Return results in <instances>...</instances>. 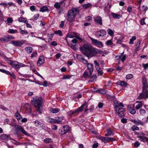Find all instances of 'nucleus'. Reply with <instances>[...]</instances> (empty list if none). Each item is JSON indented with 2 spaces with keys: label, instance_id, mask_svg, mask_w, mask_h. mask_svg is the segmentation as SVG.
I'll return each instance as SVG.
<instances>
[{
  "label": "nucleus",
  "instance_id": "b1692460",
  "mask_svg": "<svg viewBox=\"0 0 148 148\" xmlns=\"http://www.w3.org/2000/svg\"><path fill=\"white\" fill-rule=\"evenodd\" d=\"M97 78V76L96 75H93L88 80V83L93 82L96 81Z\"/></svg>",
  "mask_w": 148,
  "mask_h": 148
},
{
  "label": "nucleus",
  "instance_id": "7c9ffc66",
  "mask_svg": "<svg viewBox=\"0 0 148 148\" xmlns=\"http://www.w3.org/2000/svg\"><path fill=\"white\" fill-rule=\"evenodd\" d=\"M48 10V8L47 6H43L40 8V11L42 12L47 11Z\"/></svg>",
  "mask_w": 148,
  "mask_h": 148
},
{
  "label": "nucleus",
  "instance_id": "3c124183",
  "mask_svg": "<svg viewBox=\"0 0 148 148\" xmlns=\"http://www.w3.org/2000/svg\"><path fill=\"white\" fill-rule=\"evenodd\" d=\"M66 38L65 39V40L66 41V42L68 43V42L66 38H73V35L71 34H67L66 35Z\"/></svg>",
  "mask_w": 148,
  "mask_h": 148
},
{
  "label": "nucleus",
  "instance_id": "dca6fc26",
  "mask_svg": "<svg viewBox=\"0 0 148 148\" xmlns=\"http://www.w3.org/2000/svg\"><path fill=\"white\" fill-rule=\"evenodd\" d=\"M45 58L43 56H40L37 62V65L38 66H40L41 64L44 63L45 62Z\"/></svg>",
  "mask_w": 148,
  "mask_h": 148
},
{
  "label": "nucleus",
  "instance_id": "2eb2a0df",
  "mask_svg": "<svg viewBox=\"0 0 148 148\" xmlns=\"http://www.w3.org/2000/svg\"><path fill=\"white\" fill-rule=\"evenodd\" d=\"M77 58L84 64L87 63V60H86L83 56L81 55H77Z\"/></svg>",
  "mask_w": 148,
  "mask_h": 148
},
{
  "label": "nucleus",
  "instance_id": "bb28decb",
  "mask_svg": "<svg viewBox=\"0 0 148 148\" xmlns=\"http://www.w3.org/2000/svg\"><path fill=\"white\" fill-rule=\"evenodd\" d=\"M25 50L27 53H31L32 51L33 48L31 47H28L25 48Z\"/></svg>",
  "mask_w": 148,
  "mask_h": 148
},
{
  "label": "nucleus",
  "instance_id": "4be33fe9",
  "mask_svg": "<svg viewBox=\"0 0 148 148\" xmlns=\"http://www.w3.org/2000/svg\"><path fill=\"white\" fill-rule=\"evenodd\" d=\"M127 109L129 112L132 114H135L136 111L133 107H132L130 106L127 107Z\"/></svg>",
  "mask_w": 148,
  "mask_h": 148
},
{
  "label": "nucleus",
  "instance_id": "7ed1b4c3",
  "mask_svg": "<svg viewBox=\"0 0 148 148\" xmlns=\"http://www.w3.org/2000/svg\"><path fill=\"white\" fill-rule=\"evenodd\" d=\"M9 64L12 66V67L14 68L16 70V71L18 73L21 75L23 77H26L25 75L21 74L18 72V68L20 67L27 66V65H25L22 63L16 61L10 60L9 62Z\"/></svg>",
  "mask_w": 148,
  "mask_h": 148
},
{
  "label": "nucleus",
  "instance_id": "79ce46f5",
  "mask_svg": "<svg viewBox=\"0 0 148 148\" xmlns=\"http://www.w3.org/2000/svg\"><path fill=\"white\" fill-rule=\"evenodd\" d=\"M145 122H142L139 120H137L136 125H144L145 123Z\"/></svg>",
  "mask_w": 148,
  "mask_h": 148
},
{
  "label": "nucleus",
  "instance_id": "ddd939ff",
  "mask_svg": "<svg viewBox=\"0 0 148 148\" xmlns=\"http://www.w3.org/2000/svg\"><path fill=\"white\" fill-rule=\"evenodd\" d=\"M0 71L3 73H5L8 75H10L14 79H15V75L13 72H10L8 71H6L3 69H0Z\"/></svg>",
  "mask_w": 148,
  "mask_h": 148
},
{
  "label": "nucleus",
  "instance_id": "a18cd8bd",
  "mask_svg": "<svg viewBox=\"0 0 148 148\" xmlns=\"http://www.w3.org/2000/svg\"><path fill=\"white\" fill-rule=\"evenodd\" d=\"M8 32L10 34H14L18 33V32L16 29H10L9 30Z\"/></svg>",
  "mask_w": 148,
  "mask_h": 148
},
{
  "label": "nucleus",
  "instance_id": "603ef678",
  "mask_svg": "<svg viewBox=\"0 0 148 148\" xmlns=\"http://www.w3.org/2000/svg\"><path fill=\"white\" fill-rule=\"evenodd\" d=\"M101 35V36H103L104 35H106V32L105 30L103 29H101L100 31Z\"/></svg>",
  "mask_w": 148,
  "mask_h": 148
},
{
  "label": "nucleus",
  "instance_id": "a878e982",
  "mask_svg": "<svg viewBox=\"0 0 148 148\" xmlns=\"http://www.w3.org/2000/svg\"><path fill=\"white\" fill-rule=\"evenodd\" d=\"M106 44L110 46L111 47H112L115 46L111 40H108L106 42Z\"/></svg>",
  "mask_w": 148,
  "mask_h": 148
},
{
  "label": "nucleus",
  "instance_id": "49530a36",
  "mask_svg": "<svg viewBox=\"0 0 148 148\" xmlns=\"http://www.w3.org/2000/svg\"><path fill=\"white\" fill-rule=\"evenodd\" d=\"M37 54L38 53L37 51H35L33 52L31 54V56H30V57L32 58L36 57L37 56Z\"/></svg>",
  "mask_w": 148,
  "mask_h": 148
},
{
  "label": "nucleus",
  "instance_id": "69168bd1",
  "mask_svg": "<svg viewBox=\"0 0 148 148\" xmlns=\"http://www.w3.org/2000/svg\"><path fill=\"white\" fill-rule=\"evenodd\" d=\"M7 21L8 23H11L13 21V19L12 18H8L7 20Z\"/></svg>",
  "mask_w": 148,
  "mask_h": 148
},
{
  "label": "nucleus",
  "instance_id": "09e8293b",
  "mask_svg": "<svg viewBox=\"0 0 148 148\" xmlns=\"http://www.w3.org/2000/svg\"><path fill=\"white\" fill-rule=\"evenodd\" d=\"M136 38L135 36H133L132 38L130 40L129 42V44H133L134 43V41L136 40Z\"/></svg>",
  "mask_w": 148,
  "mask_h": 148
},
{
  "label": "nucleus",
  "instance_id": "39448f33",
  "mask_svg": "<svg viewBox=\"0 0 148 148\" xmlns=\"http://www.w3.org/2000/svg\"><path fill=\"white\" fill-rule=\"evenodd\" d=\"M76 16V13H73L72 11H69L66 16L68 21L71 22L73 21L75 19Z\"/></svg>",
  "mask_w": 148,
  "mask_h": 148
},
{
  "label": "nucleus",
  "instance_id": "473e14b6",
  "mask_svg": "<svg viewBox=\"0 0 148 148\" xmlns=\"http://www.w3.org/2000/svg\"><path fill=\"white\" fill-rule=\"evenodd\" d=\"M55 119L49 117L47 119V122L51 123H56Z\"/></svg>",
  "mask_w": 148,
  "mask_h": 148
},
{
  "label": "nucleus",
  "instance_id": "338daca9",
  "mask_svg": "<svg viewBox=\"0 0 148 148\" xmlns=\"http://www.w3.org/2000/svg\"><path fill=\"white\" fill-rule=\"evenodd\" d=\"M95 34L96 36L98 38H99L101 36L100 31L96 32L95 33Z\"/></svg>",
  "mask_w": 148,
  "mask_h": 148
},
{
  "label": "nucleus",
  "instance_id": "0eeeda50",
  "mask_svg": "<svg viewBox=\"0 0 148 148\" xmlns=\"http://www.w3.org/2000/svg\"><path fill=\"white\" fill-rule=\"evenodd\" d=\"M99 139L101 140L104 143L116 140L115 138L112 137H103L100 136L99 137Z\"/></svg>",
  "mask_w": 148,
  "mask_h": 148
},
{
  "label": "nucleus",
  "instance_id": "864d4df0",
  "mask_svg": "<svg viewBox=\"0 0 148 148\" xmlns=\"http://www.w3.org/2000/svg\"><path fill=\"white\" fill-rule=\"evenodd\" d=\"M20 30H21L20 33L22 35L28 34V32L26 30H22L21 28H20Z\"/></svg>",
  "mask_w": 148,
  "mask_h": 148
},
{
  "label": "nucleus",
  "instance_id": "f03ea898",
  "mask_svg": "<svg viewBox=\"0 0 148 148\" xmlns=\"http://www.w3.org/2000/svg\"><path fill=\"white\" fill-rule=\"evenodd\" d=\"M41 98L39 97L36 99V97H34L32 100V103L36 107L37 111L39 113H42V110L40 108L41 107Z\"/></svg>",
  "mask_w": 148,
  "mask_h": 148
},
{
  "label": "nucleus",
  "instance_id": "1a4fd4ad",
  "mask_svg": "<svg viewBox=\"0 0 148 148\" xmlns=\"http://www.w3.org/2000/svg\"><path fill=\"white\" fill-rule=\"evenodd\" d=\"M95 22L100 25H103L102 17L99 16H95L93 17Z\"/></svg>",
  "mask_w": 148,
  "mask_h": 148
},
{
  "label": "nucleus",
  "instance_id": "f8f14e48",
  "mask_svg": "<svg viewBox=\"0 0 148 148\" xmlns=\"http://www.w3.org/2000/svg\"><path fill=\"white\" fill-rule=\"evenodd\" d=\"M14 38V37L12 36L9 35L4 36L2 38L1 40L4 42H8L12 39Z\"/></svg>",
  "mask_w": 148,
  "mask_h": 148
},
{
  "label": "nucleus",
  "instance_id": "6ab92c4d",
  "mask_svg": "<svg viewBox=\"0 0 148 148\" xmlns=\"http://www.w3.org/2000/svg\"><path fill=\"white\" fill-rule=\"evenodd\" d=\"M92 73L87 71L86 70H85L83 73V76L85 78H86L90 77L92 75Z\"/></svg>",
  "mask_w": 148,
  "mask_h": 148
},
{
  "label": "nucleus",
  "instance_id": "412c9836",
  "mask_svg": "<svg viewBox=\"0 0 148 148\" xmlns=\"http://www.w3.org/2000/svg\"><path fill=\"white\" fill-rule=\"evenodd\" d=\"M106 131L107 133L105 135L106 136H110L114 134L113 131L110 129H107Z\"/></svg>",
  "mask_w": 148,
  "mask_h": 148
},
{
  "label": "nucleus",
  "instance_id": "f257e3e1",
  "mask_svg": "<svg viewBox=\"0 0 148 148\" xmlns=\"http://www.w3.org/2000/svg\"><path fill=\"white\" fill-rule=\"evenodd\" d=\"M81 51L88 57H92L98 53V52L92 46L88 43L84 44L80 47Z\"/></svg>",
  "mask_w": 148,
  "mask_h": 148
},
{
  "label": "nucleus",
  "instance_id": "aec40b11",
  "mask_svg": "<svg viewBox=\"0 0 148 148\" xmlns=\"http://www.w3.org/2000/svg\"><path fill=\"white\" fill-rule=\"evenodd\" d=\"M116 101V103H115V105L114 106V107L115 109H118L124 107V105L122 103H119L117 102V101Z\"/></svg>",
  "mask_w": 148,
  "mask_h": 148
},
{
  "label": "nucleus",
  "instance_id": "774afa93",
  "mask_svg": "<svg viewBox=\"0 0 148 148\" xmlns=\"http://www.w3.org/2000/svg\"><path fill=\"white\" fill-rule=\"evenodd\" d=\"M54 7L56 8H60V4H59L58 2H57L54 5Z\"/></svg>",
  "mask_w": 148,
  "mask_h": 148
},
{
  "label": "nucleus",
  "instance_id": "72a5a7b5",
  "mask_svg": "<svg viewBox=\"0 0 148 148\" xmlns=\"http://www.w3.org/2000/svg\"><path fill=\"white\" fill-rule=\"evenodd\" d=\"M136 102H138V103L136 106V109L139 110L142 107V101L138 102V101H137Z\"/></svg>",
  "mask_w": 148,
  "mask_h": 148
},
{
  "label": "nucleus",
  "instance_id": "5701e85b",
  "mask_svg": "<svg viewBox=\"0 0 148 148\" xmlns=\"http://www.w3.org/2000/svg\"><path fill=\"white\" fill-rule=\"evenodd\" d=\"M87 104V103L85 102L84 104H82V106L79 108H78L77 110H75L76 111V113L77 112H82L83 109V108L84 107L86 106Z\"/></svg>",
  "mask_w": 148,
  "mask_h": 148
},
{
  "label": "nucleus",
  "instance_id": "13d9d810",
  "mask_svg": "<svg viewBox=\"0 0 148 148\" xmlns=\"http://www.w3.org/2000/svg\"><path fill=\"white\" fill-rule=\"evenodd\" d=\"M133 75L132 74H129L127 75L126 76V79H129L131 78H133Z\"/></svg>",
  "mask_w": 148,
  "mask_h": 148
},
{
  "label": "nucleus",
  "instance_id": "4d7b16f0",
  "mask_svg": "<svg viewBox=\"0 0 148 148\" xmlns=\"http://www.w3.org/2000/svg\"><path fill=\"white\" fill-rule=\"evenodd\" d=\"M8 137V136L6 134H2L1 136V138L2 140H5L7 139Z\"/></svg>",
  "mask_w": 148,
  "mask_h": 148
},
{
  "label": "nucleus",
  "instance_id": "20e7f679",
  "mask_svg": "<svg viewBox=\"0 0 148 148\" xmlns=\"http://www.w3.org/2000/svg\"><path fill=\"white\" fill-rule=\"evenodd\" d=\"M148 98V90L147 89L142 90V92L138 97V99L140 100L142 99H147Z\"/></svg>",
  "mask_w": 148,
  "mask_h": 148
},
{
  "label": "nucleus",
  "instance_id": "c85d7f7f",
  "mask_svg": "<svg viewBox=\"0 0 148 148\" xmlns=\"http://www.w3.org/2000/svg\"><path fill=\"white\" fill-rule=\"evenodd\" d=\"M50 110L53 113H56L59 112L60 109L58 108H51Z\"/></svg>",
  "mask_w": 148,
  "mask_h": 148
},
{
  "label": "nucleus",
  "instance_id": "4c0bfd02",
  "mask_svg": "<svg viewBox=\"0 0 148 148\" xmlns=\"http://www.w3.org/2000/svg\"><path fill=\"white\" fill-rule=\"evenodd\" d=\"M34 123L35 125L38 127H39L42 125V123L38 120H36L34 121Z\"/></svg>",
  "mask_w": 148,
  "mask_h": 148
},
{
  "label": "nucleus",
  "instance_id": "a211bd4d",
  "mask_svg": "<svg viewBox=\"0 0 148 148\" xmlns=\"http://www.w3.org/2000/svg\"><path fill=\"white\" fill-rule=\"evenodd\" d=\"M116 84L117 85H120L121 87H125L127 85V83L125 81L120 80L118 81Z\"/></svg>",
  "mask_w": 148,
  "mask_h": 148
},
{
  "label": "nucleus",
  "instance_id": "5fc2aeb1",
  "mask_svg": "<svg viewBox=\"0 0 148 148\" xmlns=\"http://www.w3.org/2000/svg\"><path fill=\"white\" fill-rule=\"evenodd\" d=\"M56 121V123H59L63 120L62 118V117H58L56 119H55Z\"/></svg>",
  "mask_w": 148,
  "mask_h": 148
},
{
  "label": "nucleus",
  "instance_id": "f704fd0d",
  "mask_svg": "<svg viewBox=\"0 0 148 148\" xmlns=\"http://www.w3.org/2000/svg\"><path fill=\"white\" fill-rule=\"evenodd\" d=\"M139 129V128L135 125H133L130 128V130L132 131H134L135 130H138Z\"/></svg>",
  "mask_w": 148,
  "mask_h": 148
},
{
  "label": "nucleus",
  "instance_id": "0e129e2a",
  "mask_svg": "<svg viewBox=\"0 0 148 148\" xmlns=\"http://www.w3.org/2000/svg\"><path fill=\"white\" fill-rule=\"evenodd\" d=\"M76 113V111H70L68 113V115L69 116H71L73 114L75 113Z\"/></svg>",
  "mask_w": 148,
  "mask_h": 148
},
{
  "label": "nucleus",
  "instance_id": "9d476101",
  "mask_svg": "<svg viewBox=\"0 0 148 148\" xmlns=\"http://www.w3.org/2000/svg\"><path fill=\"white\" fill-rule=\"evenodd\" d=\"M90 39L92 43L95 45L97 46L98 47H101L103 46V45L102 42L99 41L96 39H94L92 38H90Z\"/></svg>",
  "mask_w": 148,
  "mask_h": 148
},
{
  "label": "nucleus",
  "instance_id": "f3484780",
  "mask_svg": "<svg viewBox=\"0 0 148 148\" xmlns=\"http://www.w3.org/2000/svg\"><path fill=\"white\" fill-rule=\"evenodd\" d=\"M87 66L88 69L89 71V72L92 73L94 71V66L92 64L88 63L87 61V63L85 64Z\"/></svg>",
  "mask_w": 148,
  "mask_h": 148
},
{
  "label": "nucleus",
  "instance_id": "423d86ee",
  "mask_svg": "<svg viewBox=\"0 0 148 148\" xmlns=\"http://www.w3.org/2000/svg\"><path fill=\"white\" fill-rule=\"evenodd\" d=\"M114 111L120 117L122 118L124 117L125 109L122 108L115 109Z\"/></svg>",
  "mask_w": 148,
  "mask_h": 148
},
{
  "label": "nucleus",
  "instance_id": "c9c22d12",
  "mask_svg": "<svg viewBox=\"0 0 148 148\" xmlns=\"http://www.w3.org/2000/svg\"><path fill=\"white\" fill-rule=\"evenodd\" d=\"M96 91L99 93L102 94H105L106 92V91L105 90L102 88L98 89Z\"/></svg>",
  "mask_w": 148,
  "mask_h": 148
},
{
  "label": "nucleus",
  "instance_id": "8fccbe9b",
  "mask_svg": "<svg viewBox=\"0 0 148 148\" xmlns=\"http://www.w3.org/2000/svg\"><path fill=\"white\" fill-rule=\"evenodd\" d=\"M69 10L72 11L73 12V13H76V14L77 13H78L79 12V10L77 8H74Z\"/></svg>",
  "mask_w": 148,
  "mask_h": 148
},
{
  "label": "nucleus",
  "instance_id": "c03bdc74",
  "mask_svg": "<svg viewBox=\"0 0 148 148\" xmlns=\"http://www.w3.org/2000/svg\"><path fill=\"white\" fill-rule=\"evenodd\" d=\"M50 138H46L44 140L43 142L46 143H49L52 142Z\"/></svg>",
  "mask_w": 148,
  "mask_h": 148
},
{
  "label": "nucleus",
  "instance_id": "393cba45",
  "mask_svg": "<svg viewBox=\"0 0 148 148\" xmlns=\"http://www.w3.org/2000/svg\"><path fill=\"white\" fill-rule=\"evenodd\" d=\"M14 116L17 120L18 122V121H19L22 118L21 115L19 113L18 110H17V112L15 113Z\"/></svg>",
  "mask_w": 148,
  "mask_h": 148
},
{
  "label": "nucleus",
  "instance_id": "ea45409f",
  "mask_svg": "<svg viewBox=\"0 0 148 148\" xmlns=\"http://www.w3.org/2000/svg\"><path fill=\"white\" fill-rule=\"evenodd\" d=\"M54 33L55 34H56L57 35H58L60 36H62L63 35L62 32L60 30H58V31H55L54 32Z\"/></svg>",
  "mask_w": 148,
  "mask_h": 148
},
{
  "label": "nucleus",
  "instance_id": "6e6552de",
  "mask_svg": "<svg viewBox=\"0 0 148 148\" xmlns=\"http://www.w3.org/2000/svg\"><path fill=\"white\" fill-rule=\"evenodd\" d=\"M14 127L16 130H19L23 134L25 135L29 136V134L22 127V126L18 125H15Z\"/></svg>",
  "mask_w": 148,
  "mask_h": 148
},
{
  "label": "nucleus",
  "instance_id": "de8ad7c7",
  "mask_svg": "<svg viewBox=\"0 0 148 148\" xmlns=\"http://www.w3.org/2000/svg\"><path fill=\"white\" fill-rule=\"evenodd\" d=\"M108 33L110 36H112L114 35V32L112 30L110 29H108L107 30Z\"/></svg>",
  "mask_w": 148,
  "mask_h": 148
},
{
  "label": "nucleus",
  "instance_id": "e2e57ef3",
  "mask_svg": "<svg viewBox=\"0 0 148 148\" xmlns=\"http://www.w3.org/2000/svg\"><path fill=\"white\" fill-rule=\"evenodd\" d=\"M139 112L141 114L143 115L145 113L146 111L144 109H141L140 110Z\"/></svg>",
  "mask_w": 148,
  "mask_h": 148
},
{
  "label": "nucleus",
  "instance_id": "cd10ccee",
  "mask_svg": "<svg viewBox=\"0 0 148 148\" xmlns=\"http://www.w3.org/2000/svg\"><path fill=\"white\" fill-rule=\"evenodd\" d=\"M96 69L98 75H102L103 72L101 68L99 67L97 68H96Z\"/></svg>",
  "mask_w": 148,
  "mask_h": 148
},
{
  "label": "nucleus",
  "instance_id": "6e6d98bb",
  "mask_svg": "<svg viewBox=\"0 0 148 148\" xmlns=\"http://www.w3.org/2000/svg\"><path fill=\"white\" fill-rule=\"evenodd\" d=\"M27 119L25 118L22 119H21L19 121H18V123L20 124H22L23 123L26 122L27 121Z\"/></svg>",
  "mask_w": 148,
  "mask_h": 148
},
{
  "label": "nucleus",
  "instance_id": "a19ab883",
  "mask_svg": "<svg viewBox=\"0 0 148 148\" xmlns=\"http://www.w3.org/2000/svg\"><path fill=\"white\" fill-rule=\"evenodd\" d=\"M82 6L84 8L86 9L90 7L91 5L90 3H88L86 4H83Z\"/></svg>",
  "mask_w": 148,
  "mask_h": 148
},
{
  "label": "nucleus",
  "instance_id": "2f4dec72",
  "mask_svg": "<svg viewBox=\"0 0 148 148\" xmlns=\"http://www.w3.org/2000/svg\"><path fill=\"white\" fill-rule=\"evenodd\" d=\"M25 108L28 112H31V108L28 103H25Z\"/></svg>",
  "mask_w": 148,
  "mask_h": 148
},
{
  "label": "nucleus",
  "instance_id": "9b49d317",
  "mask_svg": "<svg viewBox=\"0 0 148 148\" xmlns=\"http://www.w3.org/2000/svg\"><path fill=\"white\" fill-rule=\"evenodd\" d=\"M142 83L143 85L142 90L147 89L148 88V84L147 81V79L145 76L142 77Z\"/></svg>",
  "mask_w": 148,
  "mask_h": 148
},
{
  "label": "nucleus",
  "instance_id": "bf43d9fd",
  "mask_svg": "<svg viewBox=\"0 0 148 148\" xmlns=\"http://www.w3.org/2000/svg\"><path fill=\"white\" fill-rule=\"evenodd\" d=\"M54 33L53 34H47V37H48V39L49 40H51L52 39L54 35Z\"/></svg>",
  "mask_w": 148,
  "mask_h": 148
},
{
  "label": "nucleus",
  "instance_id": "37998d69",
  "mask_svg": "<svg viewBox=\"0 0 148 148\" xmlns=\"http://www.w3.org/2000/svg\"><path fill=\"white\" fill-rule=\"evenodd\" d=\"M64 131L66 133L69 131V128L68 125H66L64 126L62 128Z\"/></svg>",
  "mask_w": 148,
  "mask_h": 148
},
{
  "label": "nucleus",
  "instance_id": "c756f323",
  "mask_svg": "<svg viewBox=\"0 0 148 148\" xmlns=\"http://www.w3.org/2000/svg\"><path fill=\"white\" fill-rule=\"evenodd\" d=\"M18 21L20 22L25 23L27 22V19L26 18H24L21 17L18 18Z\"/></svg>",
  "mask_w": 148,
  "mask_h": 148
},
{
  "label": "nucleus",
  "instance_id": "052dcab7",
  "mask_svg": "<svg viewBox=\"0 0 148 148\" xmlns=\"http://www.w3.org/2000/svg\"><path fill=\"white\" fill-rule=\"evenodd\" d=\"M94 63L95 65V68H98L99 67V63L96 60H94Z\"/></svg>",
  "mask_w": 148,
  "mask_h": 148
},
{
  "label": "nucleus",
  "instance_id": "58836bf2",
  "mask_svg": "<svg viewBox=\"0 0 148 148\" xmlns=\"http://www.w3.org/2000/svg\"><path fill=\"white\" fill-rule=\"evenodd\" d=\"M58 133L62 135H63L66 134V132L64 131L62 128H61L59 130Z\"/></svg>",
  "mask_w": 148,
  "mask_h": 148
},
{
  "label": "nucleus",
  "instance_id": "e433bc0d",
  "mask_svg": "<svg viewBox=\"0 0 148 148\" xmlns=\"http://www.w3.org/2000/svg\"><path fill=\"white\" fill-rule=\"evenodd\" d=\"M111 15L113 18L115 19H119L120 17V16L119 14H117L114 13H111Z\"/></svg>",
  "mask_w": 148,
  "mask_h": 148
},
{
  "label": "nucleus",
  "instance_id": "680f3d73",
  "mask_svg": "<svg viewBox=\"0 0 148 148\" xmlns=\"http://www.w3.org/2000/svg\"><path fill=\"white\" fill-rule=\"evenodd\" d=\"M71 77V76L69 75H65L62 78L63 79H69Z\"/></svg>",
  "mask_w": 148,
  "mask_h": 148
},
{
  "label": "nucleus",
  "instance_id": "4468645a",
  "mask_svg": "<svg viewBox=\"0 0 148 148\" xmlns=\"http://www.w3.org/2000/svg\"><path fill=\"white\" fill-rule=\"evenodd\" d=\"M23 41H11V43L14 46L16 47H21L23 43Z\"/></svg>",
  "mask_w": 148,
  "mask_h": 148
}]
</instances>
